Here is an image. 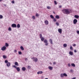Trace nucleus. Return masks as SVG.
Masks as SVG:
<instances>
[{"instance_id": "1", "label": "nucleus", "mask_w": 79, "mask_h": 79, "mask_svg": "<svg viewBox=\"0 0 79 79\" xmlns=\"http://www.w3.org/2000/svg\"><path fill=\"white\" fill-rule=\"evenodd\" d=\"M62 11L64 14H66V15L69 14V11L68 9H64L62 10Z\"/></svg>"}, {"instance_id": "2", "label": "nucleus", "mask_w": 79, "mask_h": 79, "mask_svg": "<svg viewBox=\"0 0 79 79\" xmlns=\"http://www.w3.org/2000/svg\"><path fill=\"white\" fill-rule=\"evenodd\" d=\"M13 67L15 68H16V69L17 70V71L19 72L20 71V68H19V67L17 68L15 65H13Z\"/></svg>"}, {"instance_id": "3", "label": "nucleus", "mask_w": 79, "mask_h": 79, "mask_svg": "<svg viewBox=\"0 0 79 79\" xmlns=\"http://www.w3.org/2000/svg\"><path fill=\"white\" fill-rule=\"evenodd\" d=\"M32 59H33V61L35 62H37V61H38V59L37 58L33 57L32 58Z\"/></svg>"}, {"instance_id": "4", "label": "nucleus", "mask_w": 79, "mask_h": 79, "mask_svg": "<svg viewBox=\"0 0 79 79\" xmlns=\"http://www.w3.org/2000/svg\"><path fill=\"white\" fill-rule=\"evenodd\" d=\"M6 49V47L5 46H3L1 48V50L2 51H5Z\"/></svg>"}, {"instance_id": "5", "label": "nucleus", "mask_w": 79, "mask_h": 79, "mask_svg": "<svg viewBox=\"0 0 79 79\" xmlns=\"http://www.w3.org/2000/svg\"><path fill=\"white\" fill-rule=\"evenodd\" d=\"M11 27H17V26H16V24L15 23H13L11 25Z\"/></svg>"}, {"instance_id": "6", "label": "nucleus", "mask_w": 79, "mask_h": 79, "mask_svg": "<svg viewBox=\"0 0 79 79\" xmlns=\"http://www.w3.org/2000/svg\"><path fill=\"white\" fill-rule=\"evenodd\" d=\"M10 65H11L10 62H8L6 64V66L7 67H10Z\"/></svg>"}, {"instance_id": "7", "label": "nucleus", "mask_w": 79, "mask_h": 79, "mask_svg": "<svg viewBox=\"0 0 79 79\" xmlns=\"http://www.w3.org/2000/svg\"><path fill=\"white\" fill-rule=\"evenodd\" d=\"M77 22V20L76 19H75L73 20V23L74 24H76V23Z\"/></svg>"}, {"instance_id": "8", "label": "nucleus", "mask_w": 79, "mask_h": 79, "mask_svg": "<svg viewBox=\"0 0 79 79\" xmlns=\"http://www.w3.org/2000/svg\"><path fill=\"white\" fill-rule=\"evenodd\" d=\"M69 54L70 55H71V56H73V55H74V53L73 52L69 51Z\"/></svg>"}, {"instance_id": "9", "label": "nucleus", "mask_w": 79, "mask_h": 79, "mask_svg": "<svg viewBox=\"0 0 79 79\" xmlns=\"http://www.w3.org/2000/svg\"><path fill=\"white\" fill-rule=\"evenodd\" d=\"M58 31L60 33V34H61L62 32V29H58Z\"/></svg>"}, {"instance_id": "10", "label": "nucleus", "mask_w": 79, "mask_h": 79, "mask_svg": "<svg viewBox=\"0 0 79 79\" xmlns=\"http://www.w3.org/2000/svg\"><path fill=\"white\" fill-rule=\"evenodd\" d=\"M22 69L23 71H25L26 69L25 67H23L22 68Z\"/></svg>"}, {"instance_id": "11", "label": "nucleus", "mask_w": 79, "mask_h": 79, "mask_svg": "<svg viewBox=\"0 0 79 79\" xmlns=\"http://www.w3.org/2000/svg\"><path fill=\"white\" fill-rule=\"evenodd\" d=\"M45 23L46 25H48V21L47 20H46L45 21Z\"/></svg>"}, {"instance_id": "12", "label": "nucleus", "mask_w": 79, "mask_h": 79, "mask_svg": "<svg viewBox=\"0 0 79 79\" xmlns=\"http://www.w3.org/2000/svg\"><path fill=\"white\" fill-rule=\"evenodd\" d=\"M48 69H49L50 70H52L53 69V67L49 66L48 67Z\"/></svg>"}, {"instance_id": "13", "label": "nucleus", "mask_w": 79, "mask_h": 79, "mask_svg": "<svg viewBox=\"0 0 79 79\" xmlns=\"http://www.w3.org/2000/svg\"><path fill=\"white\" fill-rule=\"evenodd\" d=\"M43 73V72L42 71H39L37 72L38 74H42Z\"/></svg>"}, {"instance_id": "14", "label": "nucleus", "mask_w": 79, "mask_h": 79, "mask_svg": "<svg viewBox=\"0 0 79 79\" xmlns=\"http://www.w3.org/2000/svg\"><path fill=\"white\" fill-rule=\"evenodd\" d=\"M74 18H76V19H78L79 18V16L78 15H75L74 16Z\"/></svg>"}, {"instance_id": "15", "label": "nucleus", "mask_w": 79, "mask_h": 79, "mask_svg": "<svg viewBox=\"0 0 79 79\" xmlns=\"http://www.w3.org/2000/svg\"><path fill=\"white\" fill-rule=\"evenodd\" d=\"M15 64L16 66H19V64H18V63L17 62H15Z\"/></svg>"}, {"instance_id": "16", "label": "nucleus", "mask_w": 79, "mask_h": 79, "mask_svg": "<svg viewBox=\"0 0 79 79\" xmlns=\"http://www.w3.org/2000/svg\"><path fill=\"white\" fill-rule=\"evenodd\" d=\"M49 42H50L51 44L53 45V41H52V40L51 39H50L49 40Z\"/></svg>"}, {"instance_id": "17", "label": "nucleus", "mask_w": 79, "mask_h": 79, "mask_svg": "<svg viewBox=\"0 0 79 79\" xmlns=\"http://www.w3.org/2000/svg\"><path fill=\"white\" fill-rule=\"evenodd\" d=\"M55 18L56 19H59V18H60V16H59L58 15H57L56 16Z\"/></svg>"}, {"instance_id": "18", "label": "nucleus", "mask_w": 79, "mask_h": 79, "mask_svg": "<svg viewBox=\"0 0 79 79\" xmlns=\"http://www.w3.org/2000/svg\"><path fill=\"white\" fill-rule=\"evenodd\" d=\"M71 65L72 66H73V67H75L76 66V65L74 63L72 64Z\"/></svg>"}, {"instance_id": "19", "label": "nucleus", "mask_w": 79, "mask_h": 79, "mask_svg": "<svg viewBox=\"0 0 79 79\" xmlns=\"http://www.w3.org/2000/svg\"><path fill=\"white\" fill-rule=\"evenodd\" d=\"M50 18H52V19H54V17H53V15H50Z\"/></svg>"}, {"instance_id": "20", "label": "nucleus", "mask_w": 79, "mask_h": 79, "mask_svg": "<svg viewBox=\"0 0 79 79\" xmlns=\"http://www.w3.org/2000/svg\"><path fill=\"white\" fill-rule=\"evenodd\" d=\"M61 77H64V74L62 73L60 75Z\"/></svg>"}, {"instance_id": "21", "label": "nucleus", "mask_w": 79, "mask_h": 79, "mask_svg": "<svg viewBox=\"0 0 79 79\" xmlns=\"http://www.w3.org/2000/svg\"><path fill=\"white\" fill-rule=\"evenodd\" d=\"M20 49L21 50H24V48H23V47L21 46L20 47Z\"/></svg>"}, {"instance_id": "22", "label": "nucleus", "mask_w": 79, "mask_h": 79, "mask_svg": "<svg viewBox=\"0 0 79 79\" xmlns=\"http://www.w3.org/2000/svg\"><path fill=\"white\" fill-rule=\"evenodd\" d=\"M64 76H65V77H67L68 76V75L66 73H64Z\"/></svg>"}, {"instance_id": "23", "label": "nucleus", "mask_w": 79, "mask_h": 79, "mask_svg": "<svg viewBox=\"0 0 79 79\" xmlns=\"http://www.w3.org/2000/svg\"><path fill=\"white\" fill-rule=\"evenodd\" d=\"M5 46H6V47H8V46H9V44H8L6 43L5 44Z\"/></svg>"}, {"instance_id": "24", "label": "nucleus", "mask_w": 79, "mask_h": 79, "mask_svg": "<svg viewBox=\"0 0 79 79\" xmlns=\"http://www.w3.org/2000/svg\"><path fill=\"white\" fill-rule=\"evenodd\" d=\"M63 45L64 47H65V48H66V47H67V44H64Z\"/></svg>"}, {"instance_id": "25", "label": "nucleus", "mask_w": 79, "mask_h": 79, "mask_svg": "<svg viewBox=\"0 0 79 79\" xmlns=\"http://www.w3.org/2000/svg\"><path fill=\"white\" fill-rule=\"evenodd\" d=\"M44 42L45 43H47L48 42V41H47V40H44Z\"/></svg>"}, {"instance_id": "26", "label": "nucleus", "mask_w": 79, "mask_h": 79, "mask_svg": "<svg viewBox=\"0 0 79 79\" xmlns=\"http://www.w3.org/2000/svg\"><path fill=\"white\" fill-rule=\"evenodd\" d=\"M20 25H19V24H18L17 25V27L18 28H19V27H20Z\"/></svg>"}, {"instance_id": "27", "label": "nucleus", "mask_w": 79, "mask_h": 79, "mask_svg": "<svg viewBox=\"0 0 79 79\" xmlns=\"http://www.w3.org/2000/svg\"><path fill=\"white\" fill-rule=\"evenodd\" d=\"M41 40L42 41H44V37H42L41 38Z\"/></svg>"}, {"instance_id": "28", "label": "nucleus", "mask_w": 79, "mask_h": 79, "mask_svg": "<svg viewBox=\"0 0 79 79\" xmlns=\"http://www.w3.org/2000/svg\"><path fill=\"white\" fill-rule=\"evenodd\" d=\"M70 50H73V47H72V46H71L70 47Z\"/></svg>"}, {"instance_id": "29", "label": "nucleus", "mask_w": 79, "mask_h": 79, "mask_svg": "<svg viewBox=\"0 0 79 79\" xmlns=\"http://www.w3.org/2000/svg\"><path fill=\"white\" fill-rule=\"evenodd\" d=\"M3 58H4V59H6V58H7L6 56H5V55H3Z\"/></svg>"}, {"instance_id": "30", "label": "nucleus", "mask_w": 79, "mask_h": 79, "mask_svg": "<svg viewBox=\"0 0 79 79\" xmlns=\"http://www.w3.org/2000/svg\"><path fill=\"white\" fill-rule=\"evenodd\" d=\"M56 24L57 25V26H59V25H60V24H59V23L56 22Z\"/></svg>"}, {"instance_id": "31", "label": "nucleus", "mask_w": 79, "mask_h": 79, "mask_svg": "<svg viewBox=\"0 0 79 79\" xmlns=\"http://www.w3.org/2000/svg\"><path fill=\"white\" fill-rule=\"evenodd\" d=\"M8 31H11V27H9L8 29Z\"/></svg>"}, {"instance_id": "32", "label": "nucleus", "mask_w": 79, "mask_h": 79, "mask_svg": "<svg viewBox=\"0 0 79 79\" xmlns=\"http://www.w3.org/2000/svg\"><path fill=\"white\" fill-rule=\"evenodd\" d=\"M18 53L19 55H22V52L21 51H19Z\"/></svg>"}, {"instance_id": "33", "label": "nucleus", "mask_w": 79, "mask_h": 79, "mask_svg": "<svg viewBox=\"0 0 79 79\" xmlns=\"http://www.w3.org/2000/svg\"><path fill=\"white\" fill-rule=\"evenodd\" d=\"M8 60H6L5 61V63H8Z\"/></svg>"}, {"instance_id": "34", "label": "nucleus", "mask_w": 79, "mask_h": 79, "mask_svg": "<svg viewBox=\"0 0 79 79\" xmlns=\"http://www.w3.org/2000/svg\"><path fill=\"white\" fill-rule=\"evenodd\" d=\"M36 17H38V16H39V15L38 13H36Z\"/></svg>"}, {"instance_id": "35", "label": "nucleus", "mask_w": 79, "mask_h": 79, "mask_svg": "<svg viewBox=\"0 0 79 79\" xmlns=\"http://www.w3.org/2000/svg\"><path fill=\"white\" fill-rule=\"evenodd\" d=\"M3 18V16L2 15H0V19H2Z\"/></svg>"}, {"instance_id": "36", "label": "nucleus", "mask_w": 79, "mask_h": 79, "mask_svg": "<svg viewBox=\"0 0 79 79\" xmlns=\"http://www.w3.org/2000/svg\"><path fill=\"white\" fill-rule=\"evenodd\" d=\"M35 16H33L32 17V18H33V19H35Z\"/></svg>"}, {"instance_id": "37", "label": "nucleus", "mask_w": 79, "mask_h": 79, "mask_svg": "<svg viewBox=\"0 0 79 79\" xmlns=\"http://www.w3.org/2000/svg\"><path fill=\"white\" fill-rule=\"evenodd\" d=\"M45 45H46V46H47V45H48V42L45 43Z\"/></svg>"}, {"instance_id": "38", "label": "nucleus", "mask_w": 79, "mask_h": 79, "mask_svg": "<svg viewBox=\"0 0 79 79\" xmlns=\"http://www.w3.org/2000/svg\"><path fill=\"white\" fill-rule=\"evenodd\" d=\"M55 5H57V2L56 1H54Z\"/></svg>"}, {"instance_id": "39", "label": "nucleus", "mask_w": 79, "mask_h": 79, "mask_svg": "<svg viewBox=\"0 0 79 79\" xmlns=\"http://www.w3.org/2000/svg\"><path fill=\"white\" fill-rule=\"evenodd\" d=\"M53 21H54V22H56V19L55 18L53 19Z\"/></svg>"}, {"instance_id": "40", "label": "nucleus", "mask_w": 79, "mask_h": 79, "mask_svg": "<svg viewBox=\"0 0 79 79\" xmlns=\"http://www.w3.org/2000/svg\"><path fill=\"white\" fill-rule=\"evenodd\" d=\"M40 39H41L42 37H43L42 35L41 34H40Z\"/></svg>"}, {"instance_id": "41", "label": "nucleus", "mask_w": 79, "mask_h": 79, "mask_svg": "<svg viewBox=\"0 0 79 79\" xmlns=\"http://www.w3.org/2000/svg\"><path fill=\"white\" fill-rule=\"evenodd\" d=\"M48 9H50V8H51V7H50V6H48L47 7Z\"/></svg>"}, {"instance_id": "42", "label": "nucleus", "mask_w": 79, "mask_h": 79, "mask_svg": "<svg viewBox=\"0 0 79 79\" xmlns=\"http://www.w3.org/2000/svg\"><path fill=\"white\" fill-rule=\"evenodd\" d=\"M68 66L69 67H70V66H71V64H70L69 63L68 64Z\"/></svg>"}, {"instance_id": "43", "label": "nucleus", "mask_w": 79, "mask_h": 79, "mask_svg": "<svg viewBox=\"0 0 79 79\" xmlns=\"http://www.w3.org/2000/svg\"><path fill=\"white\" fill-rule=\"evenodd\" d=\"M27 60H28V59H27V58H25V60L26 61H27Z\"/></svg>"}, {"instance_id": "44", "label": "nucleus", "mask_w": 79, "mask_h": 79, "mask_svg": "<svg viewBox=\"0 0 79 79\" xmlns=\"http://www.w3.org/2000/svg\"><path fill=\"white\" fill-rule=\"evenodd\" d=\"M11 3H15V1L13 0L11 2Z\"/></svg>"}, {"instance_id": "45", "label": "nucleus", "mask_w": 79, "mask_h": 79, "mask_svg": "<svg viewBox=\"0 0 79 79\" xmlns=\"http://www.w3.org/2000/svg\"><path fill=\"white\" fill-rule=\"evenodd\" d=\"M70 72H71V73H73V69H71L70 70Z\"/></svg>"}, {"instance_id": "46", "label": "nucleus", "mask_w": 79, "mask_h": 79, "mask_svg": "<svg viewBox=\"0 0 79 79\" xmlns=\"http://www.w3.org/2000/svg\"><path fill=\"white\" fill-rule=\"evenodd\" d=\"M77 34H79V31H77Z\"/></svg>"}, {"instance_id": "47", "label": "nucleus", "mask_w": 79, "mask_h": 79, "mask_svg": "<svg viewBox=\"0 0 79 79\" xmlns=\"http://www.w3.org/2000/svg\"><path fill=\"white\" fill-rule=\"evenodd\" d=\"M76 44H73V47H76Z\"/></svg>"}, {"instance_id": "48", "label": "nucleus", "mask_w": 79, "mask_h": 79, "mask_svg": "<svg viewBox=\"0 0 79 79\" xmlns=\"http://www.w3.org/2000/svg\"><path fill=\"white\" fill-rule=\"evenodd\" d=\"M16 52H17V50H14V52L16 53Z\"/></svg>"}, {"instance_id": "49", "label": "nucleus", "mask_w": 79, "mask_h": 79, "mask_svg": "<svg viewBox=\"0 0 79 79\" xmlns=\"http://www.w3.org/2000/svg\"><path fill=\"white\" fill-rule=\"evenodd\" d=\"M74 52L75 53H76V52H77V51L76 50H74Z\"/></svg>"}, {"instance_id": "50", "label": "nucleus", "mask_w": 79, "mask_h": 79, "mask_svg": "<svg viewBox=\"0 0 79 79\" xmlns=\"http://www.w3.org/2000/svg\"><path fill=\"white\" fill-rule=\"evenodd\" d=\"M53 64H54L55 65V64H56V63L55 62H54L53 63Z\"/></svg>"}, {"instance_id": "51", "label": "nucleus", "mask_w": 79, "mask_h": 79, "mask_svg": "<svg viewBox=\"0 0 79 79\" xmlns=\"http://www.w3.org/2000/svg\"><path fill=\"white\" fill-rule=\"evenodd\" d=\"M76 79V77H74L72 79Z\"/></svg>"}, {"instance_id": "52", "label": "nucleus", "mask_w": 79, "mask_h": 79, "mask_svg": "<svg viewBox=\"0 0 79 79\" xmlns=\"http://www.w3.org/2000/svg\"><path fill=\"white\" fill-rule=\"evenodd\" d=\"M28 68L29 69H30V68H31V67H30V66H28Z\"/></svg>"}, {"instance_id": "53", "label": "nucleus", "mask_w": 79, "mask_h": 79, "mask_svg": "<svg viewBox=\"0 0 79 79\" xmlns=\"http://www.w3.org/2000/svg\"><path fill=\"white\" fill-rule=\"evenodd\" d=\"M4 6H6V5L4 4Z\"/></svg>"}, {"instance_id": "54", "label": "nucleus", "mask_w": 79, "mask_h": 79, "mask_svg": "<svg viewBox=\"0 0 79 79\" xmlns=\"http://www.w3.org/2000/svg\"><path fill=\"white\" fill-rule=\"evenodd\" d=\"M61 6H59V8H61Z\"/></svg>"}, {"instance_id": "55", "label": "nucleus", "mask_w": 79, "mask_h": 79, "mask_svg": "<svg viewBox=\"0 0 79 79\" xmlns=\"http://www.w3.org/2000/svg\"><path fill=\"white\" fill-rule=\"evenodd\" d=\"M2 0H0V2L2 1Z\"/></svg>"}]
</instances>
